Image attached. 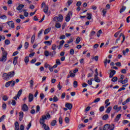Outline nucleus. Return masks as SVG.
<instances>
[{"label":"nucleus","instance_id":"nucleus-1","mask_svg":"<svg viewBox=\"0 0 130 130\" xmlns=\"http://www.w3.org/2000/svg\"><path fill=\"white\" fill-rule=\"evenodd\" d=\"M63 19V16L61 15H59L58 16L54 17L53 19V21L56 22V23H58V22H62V20Z\"/></svg>","mask_w":130,"mask_h":130},{"label":"nucleus","instance_id":"nucleus-2","mask_svg":"<svg viewBox=\"0 0 130 130\" xmlns=\"http://www.w3.org/2000/svg\"><path fill=\"white\" fill-rule=\"evenodd\" d=\"M7 56H8V52H7V51L4 52L2 57L0 58V61L6 62V61H7Z\"/></svg>","mask_w":130,"mask_h":130},{"label":"nucleus","instance_id":"nucleus-3","mask_svg":"<svg viewBox=\"0 0 130 130\" xmlns=\"http://www.w3.org/2000/svg\"><path fill=\"white\" fill-rule=\"evenodd\" d=\"M47 119V118L46 117V116L45 115H42L41 118H40V123L41 124V125H43L45 124V120Z\"/></svg>","mask_w":130,"mask_h":130},{"label":"nucleus","instance_id":"nucleus-4","mask_svg":"<svg viewBox=\"0 0 130 130\" xmlns=\"http://www.w3.org/2000/svg\"><path fill=\"white\" fill-rule=\"evenodd\" d=\"M72 16H73V12L69 11L65 18L66 21L67 22H70V21H71V17H72Z\"/></svg>","mask_w":130,"mask_h":130},{"label":"nucleus","instance_id":"nucleus-5","mask_svg":"<svg viewBox=\"0 0 130 130\" xmlns=\"http://www.w3.org/2000/svg\"><path fill=\"white\" fill-rule=\"evenodd\" d=\"M3 78L5 81H10V76H9L8 73H4L3 75Z\"/></svg>","mask_w":130,"mask_h":130},{"label":"nucleus","instance_id":"nucleus-6","mask_svg":"<svg viewBox=\"0 0 130 130\" xmlns=\"http://www.w3.org/2000/svg\"><path fill=\"white\" fill-rule=\"evenodd\" d=\"M22 110H23L24 112H26V111H28L29 110V108L28 107V106L26 105V104H24L22 107Z\"/></svg>","mask_w":130,"mask_h":130},{"label":"nucleus","instance_id":"nucleus-7","mask_svg":"<svg viewBox=\"0 0 130 130\" xmlns=\"http://www.w3.org/2000/svg\"><path fill=\"white\" fill-rule=\"evenodd\" d=\"M8 25H9V27L12 28V29H14L15 28V23L13 21H10L7 22Z\"/></svg>","mask_w":130,"mask_h":130},{"label":"nucleus","instance_id":"nucleus-8","mask_svg":"<svg viewBox=\"0 0 130 130\" xmlns=\"http://www.w3.org/2000/svg\"><path fill=\"white\" fill-rule=\"evenodd\" d=\"M65 107H66V108H68L69 110H72L73 108V104L68 103L66 104Z\"/></svg>","mask_w":130,"mask_h":130},{"label":"nucleus","instance_id":"nucleus-9","mask_svg":"<svg viewBox=\"0 0 130 130\" xmlns=\"http://www.w3.org/2000/svg\"><path fill=\"white\" fill-rule=\"evenodd\" d=\"M95 34H96V32H95V31H91L90 34H89L90 40L94 39V35H95Z\"/></svg>","mask_w":130,"mask_h":130},{"label":"nucleus","instance_id":"nucleus-10","mask_svg":"<svg viewBox=\"0 0 130 130\" xmlns=\"http://www.w3.org/2000/svg\"><path fill=\"white\" fill-rule=\"evenodd\" d=\"M34 99V97L33 96V94L29 93L28 95V101L29 102H32L33 101V100Z\"/></svg>","mask_w":130,"mask_h":130},{"label":"nucleus","instance_id":"nucleus-11","mask_svg":"<svg viewBox=\"0 0 130 130\" xmlns=\"http://www.w3.org/2000/svg\"><path fill=\"white\" fill-rule=\"evenodd\" d=\"M116 71H115V70H111L109 74V78H113V75L115 74H116Z\"/></svg>","mask_w":130,"mask_h":130},{"label":"nucleus","instance_id":"nucleus-12","mask_svg":"<svg viewBox=\"0 0 130 130\" xmlns=\"http://www.w3.org/2000/svg\"><path fill=\"white\" fill-rule=\"evenodd\" d=\"M120 117H121V114H118L116 116V118L114 119L115 122H117V121H118V120L120 119Z\"/></svg>","mask_w":130,"mask_h":130},{"label":"nucleus","instance_id":"nucleus-13","mask_svg":"<svg viewBox=\"0 0 130 130\" xmlns=\"http://www.w3.org/2000/svg\"><path fill=\"white\" fill-rule=\"evenodd\" d=\"M14 125L15 126V130H20V125L18 121L15 122Z\"/></svg>","mask_w":130,"mask_h":130},{"label":"nucleus","instance_id":"nucleus-14","mask_svg":"<svg viewBox=\"0 0 130 130\" xmlns=\"http://www.w3.org/2000/svg\"><path fill=\"white\" fill-rule=\"evenodd\" d=\"M18 58H19L18 56H15L14 57L13 59V64L14 66H16L17 63H18Z\"/></svg>","mask_w":130,"mask_h":130},{"label":"nucleus","instance_id":"nucleus-15","mask_svg":"<svg viewBox=\"0 0 130 130\" xmlns=\"http://www.w3.org/2000/svg\"><path fill=\"white\" fill-rule=\"evenodd\" d=\"M8 74V76H9V78H13L14 76H15V71H11L7 73Z\"/></svg>","mask_w":130,"mask_h":130},{"label":"nucleus","instance_id":"nucleus-16","mask_svg":"<svg viewBox=\"0 0 130 130\" xmlns=\"http://www.w3.org/2000/svg\"><path fill=\"white\" fill-rule=\"evenodd\" d=\"M24 6H25L23 4H20L16 8V10L17 11H21V10H22Z\"/></svg>","mask_w":130,"mask_h":130},{"label":"nucleus","instance_id":"nucleus-17","mask_svg":"<svg viewBox=\"0 0 130 130\" xmlns=\"http://www.w3.org/2000/svg\"><path fill=\"white\" fill-rule=\"evenodd\" d=\"M23 117H24V113L23 112H20L19 113V121H21L23 120Z\"/></svg>","mask_w":130,"mask_h":130},{"label":"nucleus","instance_id":"nucleus-18","mask_svg":"<svg viewBox=\"0 0 130 130\" xmlns=\"http://www.w3.org/2000/svg\"><path fill=\"white\" fill-rule=\"evenodd\" d=\"M12 83H13V80H11V81L6 82L5 84V87L6 88H9V87H10V86H11V84H12Z\"/></svg>","mask_w":130,"mask_h":130},{"label":"nucleus","instance_id":"nucleus-19","mask_svg":"<svg viewBox=\"0 0 130 130\" xmlns=\"http://www.w3.org/2000/svg\"><path fill=\"white\" fill-rule=\"evenodd\" d=\"M42 127L45 130H50V128H49V126L46 125V124H45L43 125H42Z\"/></svg>","mask_w":130,"mask_h":130},{"label":"nucleus","instance_id":"nucleus-20","mask_svg":"<svg viewBox=\"0 0 130 130\" xmlns=\"http://www.w3.org/2000/svg\"><path fill=\"white\" fill-rule=\"evenodd\" d=\"M95 82L96 83H100L101 82V80H100V79H99V77H98V76H94V79Z\"/></svg>","mask_w":130,"mask_h":130},{"label":"nucleus","instance_id":"nucleus-21","mask_svg":"<svg viewBox=\"0 0 130 130\" xmlns=\"http://www.w3.org/2000/svg\"><path fill=\"white\" fill-rule=\"evenodd\" d=\"M125 10H126V7L122 6L119 11V13L120 14H121V13H123V12H124V11H125Z\"/></svg>","mask_w":130,"mask_h":130},{"label":"nucleus","instance_id":"nucleus-22","mask_svg":"<svg viewBox=\"0 0 130 130\" xmlns=\"http://www.w3.org/2000/svg\"><path fill=\"white\" fill-rule=\"evenodd\" d=\"M120 77H121L119 78L118 82V83H121V84H122V82L123 81V78H124V75H121Z\"/></svg>","mask_w":130,"mask_h":130},{"label":"nucleus","instance_id":"nucleus-23","mask_svg":"<svg viewBox=\"0 0 130 130\" xmlns=\"http://www.w3.org/2000/svg\"><path fill=\"white\" fill-rule=\"evenodd\" d=\"M110 128V125L109 124H105L104 126L103 130H108L109 128Z\"/></svg>","mask_w":130,"mask_h":130},{"label":"nucleus","instance_id":"nucleus-24","mask_svg":"<svg viewBox=\"0 0 130 130\" xmlns=\"http://www.w3.org/2000/svg\"><path fill=\"white\" fill-rule=\"evenodd\" d=\"M44 55H45L46 57H47L49 56V55L50 56V52H49L48 51H47V50H46V51H44Z\"/></svg>","mask_w":130,"mask_h":130},{"label":"nucleus","instance_id":"nucleus-25","mask_svg":"<svg viewBox=\"0 0 130 130\" xmlns=\"http://www.w3.org/2000/svg\"><path fill=\"white\" fill-rule=\"evenodd\" d=\"M55 28H57V29H59L61 27V24L59 23V22H56L55 24Z\"/></svg>","mask_w":130,"mask_h":130},{"label":"nucleus","instance_id":"nucleus-26","mask_svg":"<svg viewBox=\"0 0 130 130\" xmlns=\"http://www.w3.org/2000/svg\"><path fill=\"white\" fill-rule=\"evenodd\" d=\"M43 12L45 13V14H47L48 13V6H46L44 7L43 9Z\"/></svg>","mask_w":130,"mask_h":130},{"label":"nucleus","instance_id":"nucleus-27","mask_svg":"<svg viewBox=\"0 0 130 130\" xmlns=\"http://www.w3.org/2000/svg\"><path fill=\"white\" fill-rule=\"evenodd\" d=\"M55 54H56V51H55V50H53L52 52H50V56L51 57H53Z\"/></svg>","mask_w":130,"mask_h":130},{"label":"nucleus","instance_id":"nucleus-28","mask_svg":"<svg viewBox=\"0 0 130 130\" xmlns=\"http://www.w3.org/2000/svg\"><path fill=\"white\" fill-rule=\"evenodd\" d=\"M22 92H23V89H20L18 92L17 96L18 99L20 98V96H21V95H22Z\"/></svg>","mask_w":130,"mask_h":130},{"label":"nucleus","instance_id":"nucleus-29","mask_svg":"<svg viewBox=\"0 0 130 130\" xmlns=\"http://www.w3.org/2000/svg\"><path fill=\"white\" fill-rule=\"evenodd\" d=\"M112 109V107L110 106L109 107L107 110H106V113H110V111H111V110Z\"/></svg>","mask_w":130,"mask_h":130},{"label":"nucleus","instance_id":"nucleus-30","mask_svg":"<svg viewBox=\"0 0 130 130\" xmlns=\"http://www.w3.org/2000/svg\"><path fill=\"white\" fill-rule=\"evenodd\" d=\"M24 62H25L26 64H28V62H29V56H26L24 58Z\"/></svg>","mask_w":130,"mask_h":130},{"label":"nucleus","instance_id":"nucleus-31","mask_svg":"<svg viewBox=\"0 0 130 130\" xmlns=\"http://www.w3.org/2000/svg\"><path fill=\"white\" fill-rule=\"evenodd\" d=\"M50 28H48L47 29H46L44 32V34L45 35H46V34H48V33H49V32H50Z\"/></svg>","mask_w":130,"mask_h":130},{"label":"nucleus","instance_id":"nucleus-32","mask_svg":"<svg viewBox=\"0 0 130 130\" xmlns=\"http://www.w3.org/2000/svg\"><path fill=\"white\" fill-rule=\"evenodd\" d=\"M55 124H56V120H52L50 123V125L51 126H54V125H55Z\"/></svg>","mask_w":130,"mask_h":130},{"label":"nucleus","instance_id":"nucleus-33","mask_svg":"<svg viewBox=\"0 0 130 130\" xmlns=\"http://www.w3.org/2000/svg\"><path fill=\"white\" fill-rule=\"evenodd\" d=\"M87 20H91L92 19V14L87 13Z\"/></svg>","mask_w":130,"mask_h":130},{"label":"nucleus","instance_id":"nucleus-34","mask_svg":"<svg viewBox=\"0 0 130 130\" xmlns=\"http://www.w3.org/2000/svg\"><path fill=\"white\" fill-rule=\"evenodd\" d=\"M52 42V41H46L44 42V43H45V44H47V45L50 46L51 45V43Z\"/></svg>","mask_w":130,"mask_h":130},{"label":"nucleus","instance_id":"nucleus-35","mask_svg":"<svg viewBox=\"0 0 130 130\" xmlns=\"http://www.w3.org/2000/svg\"><path fill=\"white\" fill-rule=\"evenodd\" d=\"M90 71H91V73H89L88 74V78H91L92 77V76H93V74H94V71H93V70H92V69H90Z\"/></svg>","mask_w":130,"mask_h":130},{"label":"nucleus","instance_id":"nucleus-36","mask_svg":"<svg viewBox=\"0 0 130 130\" xmlns=\"http://www.w3.org/2000/svg\"><path fill=\"white\" fill-rule=\"evenodd\" d=\"M73 87L74 88H77L78 87V81H74L73 83Z\"/></svg>","mask_w":130,"mask_h":130},{"label":"nucleus","instance_id":"nucleus-37","mask_svg":"<svg viewBox=\"0 0 130 130\" xmlns=\"http://www.w3.org/2000/svg\"><path fill=\"white\" fill-rule=\"evenodd\" d=\"M29 47V43L27 42H26L24 43V48L25 49H28V48Z\"/></svg>","mask_w":130,"mask_h":130},{"label":"nucleus","instance_id":"nucleus-38","mask_svg":"<svg viewBox=\"0 0 130 130\" xmlns=\"http://www.w3.org/2000/svg\"><path fill=\"white\" fill-rule=\"evenodd\" d=\"M80 41H81V38H80L79 37H77L76 40V44H79Z\"/></svg>","mask_w":130,"mask_h":130},{"label":"nucleus","instance_id":"nucleus-39","mask_svg":"<svg viewBox=\"0 0 130 130\" xmlns=\"http://www.w3.org/2000/svg\"><path fill=\"white\" fill-rule=\"evenodd\" d=\"M5 43L6 45H9V44H11V42L10 41V40L9 39H6L5 41Z\"/></svg>","mask_w":130,"mask_h":130},{"label":"nucleus","instance_id":"nucleus-40","mask_svg":"<svg viewBox=\"0 0 130 130\" xmlns=\"http://www.w3.org/2000/svg\"><path fill=\"white\" fill-rule=\"evenodd\" d=\"M53 102H57V101H58V98L55 95L53 98Z\"/></svg>","mask_w":130,"mask_h":130},{"label":"nucleus","instance_id":"nucleus-41","mask_svg":"<svg viewBox=\"0 0 130 130\" xmlns=\"http://www.w3.org/2000/svg\"><path fill=\"white\" fill-rule=\"evenodd\" d=\"M51 107H54L55 109H57L58 108V106L55 104H52L51 105Z\"/></svg>","mask_w":130,"mask_h":130},{"label":"nucleus","instance_id":"nucleus-42","mask_svg":"<svg viewBox=\"0 0 130 130\" xmlns=\"http://www.w3.org/2000/svg\"><path fill=\"white\" fill-rule=\"evenodd\" d=\"M108 118V114L104 115L102 117V119H103V120H106V119H107Z\"/></svg>","mask_w":130,"mask_h":130},{"label":"nucleus","instance_id":"nucleus-43","mask_svg":"<svg viewBox=\"0 0 130 130\" xmlns=\"http://www.w3.org/2000/svg\"><path fill=\"white\" fill-rule=\"evenodd\" d=\"M32 125V123H31V122H30L28 124L27 127H26L27 130H29L30 129V127H31V126Z\"/></svg>","mask_w":130,"mask_h":130},{"label":"nucleus","instance_id":"nucleus-44","mask_svg":"<svg viewBox=\"0 0 130 130\" xmlns=\"http://www.w3.org/2000/svg\"><path fill=\"white\" fill-rule=\"evenodd\" d=\"M8 99L9 97H8L7 95H4L3 97V100H4V101H8Z\"/></svg>","mask_w":130,"mask_h":130},{"label":"nucleus","instance_id":"nucleus-45","mask_svg":"<svg viewBox=\"0 0 130 130\" xmlns=\"http://www.w3.org/2000/svg\"><path fill=\"white\" fill-rule=\"evenodd\" d=\"M23 12L24 13V15L25 16V17H28V16H29V13L26 12V10H23Z\"/></svg>","mask_w":130,"mask_h":130},{"label":"nucleus","instance_id":"nucleus-46","mask_svg":"<svg viewBox=\"0 0 130 130\" xmlns=\"http://www.w3.org/2000/svg\"><path fill=\"white\" fill-rule=\"evenodd\" d=\"M35 41V35H33L31 38V43H34Z\"/></svg>","mask_w":130,"mask_h":130},{"label":"nucleus","instance_id":"nucleus-47","mask_svg":"<svg viewBox=\"0 0 130 130\" xmlns=\"http://www.w3.org/2000/svg\"><path fill=\"white\" fill-rule=\"evenodd\" d=\"M43 32V29H42L39 32L38 34V37L39 38L41 36V35L42 34V32Z\"/></svg>","mask_w":130,"mask_h":130},{"label":"nucleus","instance_id":"nucleus-48","mask_svg":"<svg viewBox=\"0 0 130 130\" xmlns=\"http://www.w3.org/2000/svg\"><path fill=\"white\" fill-rule=\"evenodd\" d=\"M117 80H118L117 77H114L112 79L111 81H112V82H117Z\"/></svg>","mask_w":130,"mask_h":130},{"label":"nucleus","instance_id":"nucleus-49","mask_svg":"<svg viewBox=\"0 0 130 130\" xmlns=\"http://www.w3.org/2000/svg\"><path fill=\"white\" fill-rule=\"evenodd\" d=\"M11 104L13 106H16V101H15V100H12Z\"/></svg>","mask_w":130,"mask_h":130},{"label":"nucleus","instance_id":"nucleus-50","mask_svg":"<svg viewBox=\"0 0 130 130\" xmlns=\"http://www.w3.org/2000/svg\"><path fill=\"white\" fill-rule=\"evenodd\" d=\"M40 97L41 98V100H43V99H44V97H45V95H44V94L42 93L40 94Z\"/></svg>","mask_w":130,"mask_h":130},{"label":"nucleus","instance_id":"nucleus-51","mask_svg":"<svg viewBox=\"0 0 130 130\" xmlns=\"http://www.w3.org/2000/svg\"><path fill=\"white\" fill-rule=\"evenodd\" d=\"M74 0H68L67 4H68V6H71L73 4Z\"/></svg>","mask_w":130,"mask_h":130},{"label":"nucleus","instance_id":"nucleus-52","mask_svg":"<svg viewBox=\"0 0 130 130\" xmlns=\"http://www.w3.org/2000/svg\"><path fill=\"white\" fill-rule=\"evenodd\" d=\"M105 107L104 106H101L100 107L99 110L100 112H103V111H104Z\"/></svg>","mask_w":130,"mask_h":130},{"label":"nucleus","instance_id":"nucleus-53","mask_svg":"<svg viewBox=\"0 0 130 130\" xmlns=\"http://www.w3.org/2000/svg\"><path fill=\"white\" fill-rule=\"evenodd\" d=\"M39 111H40V106H39V105H38V106H37V107H36L37 113L39 112Z\"/></svg>","mask_w":130,"mask_h":130},{"label":"nucleus","instance_id":"nucleus-54","mask_svg":"<svg viewBox=\"0 0 130 130\" xmlns=\"http://www.w3.org/2000/svg\"><path fill=\"white\" fill-rule=\"evenodd\" d=\"M59 124H62V118L60 116L59 118Z\"/></svg>","mask_w":130,"mask_h":130},{"label":"nucleus","instance_id":"nucleus-55","mask_svg":"<svg viewBox=\"0 0 130 130\" xmlns=\"http://www.w3.org/2000/svg\"><path fill=\"white\" fill-rule=\"evenodd\" d=\"M51 49L52 50H55L56 49V45L55 44L52 45Z\"/></svg>","mask_w":130,"mask_h":130},{"label":"nucleus","instance_id":"nucleus-56","mask_svg":"<svg viewBox=\"0 0 130 130\" xmlns=\"http://www.w3.org/2000/svg\"><path fill=\"white\" fill-rule=\"evenodd\" d=\"M77 7H81L82 6V2L81 1H79L76 4Z\"/></svg>","mask_w":130,"mask_h":130},{"label":"nucleus","instance_id":"nucleus-57","mask_svg":"<svg viewBox=\"0 0 130 130\" xmlns=\"http://www.w3.org/2000/svg\"><path fill=\"white\" fill-rule=\"evenodd\" d=\"M127 78L125 79L123 81H122V84L124 85V84H126V82H127Z\"/></svg>","mask_w":130,"mask_h":130},{"label":"nucleus","instance_id":"nucleus-58","mask_svg":"<svg viewBox=\"0 0 130 130\" xmlns=\"http://www.w3.org/2000/svg\"><path fill=\"white\" fill-rule=\"evenodd\" d=\"M56 64L58 66H60V60L59 59H57L56 60Z\"/></svg>","mask_w":130,"mask_h":130},{"label":"nucleus","instance_id":"nucleus-59","mask_svg":"<svg viewBox=\"0 0 130 130\" xmlns=\"http://www.w3.org/2000/svg\"><path fill=\"white\" fill-rule=\"evenodd\" d=\"M99 101H100V98H98L94 100V101H93V103H98V102H99Z\"/></svg>","mask_w":130,"mask_h":130},{"label":"nucleus","instance_id":"nucleus-60","mask_svg":"<svg viewBox=\"0 0 130 130\" xmlns=\"http://www.w3.org/2000/svg\"><path fill=\"white\" fill-rule=\"evenodd\" d=\"M75 53V50H74V49H71L70 50V54H71V55H74Z\"/></svg>","mask_w":130,"mask_h":130},{"label":"nucleus","instance_id":"nucleus-61","mask_svg":"<svg viewBox=\"0 0 130 130\" xmlns=\"http://www.w3.org/2000/svg\"><path fill=\"white\" fill-rule=\"evenodd\" d=\"M16 84V81H12V82L11 83V87H14L15 85Z\"/></svg>","mask_w":130,"mask_h":130},{"label":"nucleus","instance_id":"nucleus-62","mask_svg":"<svg viewBox=\"0 0 130 130\" xmlns=\"http://www.w3.org/2000/svg\"><path fill=\"white\" fill-rule=\"evenodd\" d=\"M119 33H120V31H117L114 34V37H115V38H117V36L119 35Z\"/></svg>","mask_w":130,"mask_h":130},{"label":"nucleus","instance_id":"nucleus-63","mask_svg":"<svg viewBox=\"0 0 130 130\" xmlns=\"http://www.w3.org/2000/svg\"><path fill=\"white\" fill-rule=\"evenodd\" d=\"M0 19H2V20H6L7 19V16L6 15H3L0 16Z\"/></svg>","mask_w":130,"mask_h":130},{"label":"nucleus","instance_id":"nucleus-64","mask_svg":"<svg viewBox=\"0 0 130 130\" xmlns=\"http://www.w3.org/2000/svg\"><path fill=\"white\" fill-rule=\"evenodd\" d=\"M20 130H25V126H24V125L21 124L20 125Z\"/></svg>","mask_w":130,"mask_h":130}]
</instances>
